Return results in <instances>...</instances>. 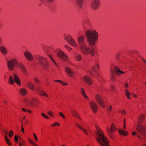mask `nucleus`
<instances>
[{
	"mask_svg": "<svg viewBox=\"0 0 146 146\" xmlns=\"http://www.w3.org/2000/svg\"><path fill=\"white\" fill-rule=\"evenodd\" d=\"M95 126L97 130L96 133L97 136L96 140L100 145L101 146H110L108 139L105 135L104 131L101 129L99 125L96 124Z\"/></svg>",
	"mask_w": 146,
	"mask_h": 146,
	"instance_id": "nucleus-1",
	"label": "nucleus"
},
{
	"mask_svg": "<svg viewBox=\"0 0 146 146\" xmlns=\"http://www.w3.org/2000/svg\"><path fill=\"white\" fill-rule=\"evenodd\" d=\"M85 35L87 41L90 45H95L98 40V33L95 30L89 29L85 32Z\"/></svg>",
	"mask_w": 146,
	"mask_h": 146,
	"instance_id": "nucleus-2",
	"label": "nucleus"
},
{
	"mask_svg": "<svg viewBox=\"0 0 146 146\" xmlns=\"http://www.w3.org/2000/svg\"><path fill=\"white\" fill-rule=\"evenodd\" d=\"M7 66L8 70L10 71L13 70L14 67L20 68L25 73L26 71L24 66L21 63L19 62L15 58H12L8 60L7 63Z\"/></svg>",
	"mask_w": 146,
	"mask_h": 146,
	"instance_id": "nucleus-3",
	"label": "nucleus"
},
{
	"mask_svg": "<svg viewBox=\"0 0 146 146\" xmlns=\"http://www.w3.org/2000/svg\"><path fill=\"white\" fill-rule=\"evenodd\" d=\"M80 49L84 55H87L90 54L93 56L95 55L94 48L89 45L85 44H81L80 46Z\"/></svg>",
	"mask_w": 146,
	"mask_h": 146,
	"instance_id": "nucleus-4",
	"label": "nucleus"
},
{
	"mask_svg": "<svg viewBox=\"0 0 146 146\" xmlns=\"http://www.w3.org/2000/svg\"><path fill=\"white\" fill-rule=\"evenodd\" d=\"M13 77L14 80H13L12 77L11 76H10L9 80V83L11 84H13L14 81L18 86H21V81L18 76L16 74H13Z\"/></svg>",
	"mask_w": 146,
	"mask_h": 146,
	"instance_id": "nucleus-5",
	"label": "nucleus"
},
{
	"mask_svg": "<svg viewBox=\"0 0 146 146\" xmlns=\"http://www.w3.org/2000/svg\"><path fill=\"white\" fill-rule=\"evenodd\" d=\"M136 130L142 136L146 135V127L145 126L142 125H138L136 127Z\"/></svg>",
	"mask_w": 146,
	"mask_h": 146,
	"instance_id": "nucleus-6",
	"label": "nucleus"
},
{
	"mask_svg": "<svg viewBox=\"0 0 146 146\" xmlns=\"http://www.w3.org/2000/svg\"><path fill=\"white\" fill-rule=\"evenodd\" d=\"M56 52H57L58 56L60 59L64 61H67L68 60V56L62 51L60 48H57Z\"/></svg>",
	"mask_w": 146,
	"mask_h": 146,
	"instance_id": "nucleus-7",
	"label": "nucleus"
},
{
	"mask_svg": "<svg viewBox=\"0 0 146 146\" xmlns=\"http://www.w3.org/2000/svg\"><path fill=\"white\" fill-rule=\"evenodd\" d=\"M117 130V128L116 127L114 123H112L111 125V129L109 128L107 129V132L110 137L111 139L114 138V136L112 133L115 131Z\"/></svg>",
	"mask_w": 146,
	"mask_h": 146,
	"instance_id": "nucleus-8",
	"label": "nucleus"
},
{
	"mask_svg": "<svg viewBox=\"0 0 146 146\" xmlns=\"http://www.w3.org/2000/svg\"><path fill=\"white\" fill-rule=\"evenodd\" d=\"M95 98L99 105L102 108H104L105 106V104L102 96L97 94L95 96Z\"/></svg>",
	"mask_w": 146,
	"mask_h": 146,
	"instance_id": "nucleus-9",
	"label": "nucleus"
},
{
	"mask_svg": "<svg viewBox=\"0 0 146 146\" xmlns=\"http://www.w3.org/2000/svg\"><path fill=\"white\" fill-rule=\"evenodd\" d=\"M91 8L93 10H97L100 6L99 0H93L91 4Z\"/></svg>",
	"mask_w": 146,
	"mask_h": 146,
	"instance_id": "nucleus-10",
	"label": "nucleus"
},
{
	"mask_svg": "<svg viewBox=\"0 0 146 146\" xmlns=\"http://www.w3.org/2000/svg\"><path fill=\"white\" fill-rule=\"evenodd\" d=\"M56 52L55 50H54L53 52H51L50 54H48L49 58L52 60V63L56 67H58V65L56 62L54 60V58L56 56Z\"/></svg>",
	"mask_w": 146,
	"mask_h": 146,
	"instance_id": "nucleus-11",
	"label": "nucleus"
},
{
	"mask_svg": "<svg viewBox=\"0 0 146 146\" xmlns=\"http://www.w3.org/2000/svg\"><path fill=\"white\" fill-rule=\"evenodd\" d=\"M90 106L92 111L94 113H96L98 110V107L96 103L92 101L90 102Z\"/></svg>",
	"mask_w": 146,
	"mask_h": 146,
	"instance_id": "nucleus-12",
	"label": "nucleus"
},
{
	"mask_svg": "<svg viewBox=\"0 0 146 146\" xmlns=\"http://www.w3.org/2000/svg\"><path fill=\"white\" fill-rule=\"evenodd\" d=\"M24 55L26 58L29 61L32 60L33 57L31 53L28 51H27L24 53Z\"/></svg>",
	"mask_w": 146,
	"mask_h": 146,
	"instance_id": "nucleus-13",
	"label": "nucleus"
},
{
	"mask_svg": "<svg viewBox=\"0 0 146 146\" xmlns=\"http://www.w3.org/2000/svg\"><path fill=\"white\" fill-rule=\"evenodd\" d=\"M65 71L67 74L70 77L73 76L74 74V72L69 67H67L65 68Z\"/></svg>",
	"mask_w": 146,
	"mask_h": 146,
	"instance_id": "nucleus-14",
	"label": "nucleus"
},
{
	"mask_svg": "<svg viewBox=\"0 0 146 146\" xmlns=\"http://www.w3.org/2000/svg\"><path fill=\"white\" fill-rule=\"evenodd\" d=\"M73 58L75 61L79 62L81 61L82 59V55L76 53H74Z\"/></svg>",
	"mask_w": 146,
	"mask_h": 146,
	"instance_id": "nucleus-15",
	"label": "nucleus"
},
{
	"mask_svg": "<svg viewBox=\"0 0 146 146\" xmlns=\"http://www.w3.org/2000/svg\"><path fill=\"white\" fill-rule=\"evenodd\" d=\"M38 102V100L36 98H33L31 100H29L28 101L26 102L27 104L31 106H33Z\"/></svg>",
	"mask_w": 146,
	"mask_h": 146,
	"instance_id": "nucleus-16",
	"label": "nucleus"
},
{
	"mask_svg": "<svg viewBox=\"0 0 146 146\" xmlns=\"http://www.w3.org/2000/svg\"><path fill=\"white\" fill-rule=\"evenodd\" d=\"M83 78L85 82L88 85H91L93 84L92 81L88 76H85Z\"/></svg>",
	"mask_w": 146,
	"mask_h": 146,
	"instance_id": "nucleus-17",
	"label": "nucleus"
},
{
	"mask_svg": "<svg viewBox=\"0 0 146 146\" xmlns=\"http://www.w3.org/2000/svg\"><path fill=\"white\" fill-rule=\"evenodd\" d=\"M63 38L68 43L73 37L69 34L65 33L63 35Z\"/></svg>",
	"mask_w": 146,
	"mask_h": 146,
	"instance_id": "nucleus-18",
	"label": "nucleus"
},
{
	"mask_svg": "<svg viewBox=\"0 0 146 146\" xmlns=\"http://www.w3.org/2000/svg\"><path fill=\"white\" fill-rule=\"evenodd\" d=\"M76 126L81 130L84 132V134L86 135H88V131L84 129L83 127H82L80 124L77 123H76L75 124Z\"/></svg>",
	"mask_w": 146,
	"mask_h": 146,
	"instance_id": "nucleus-19",
	"label": "nucleus"
},
{
	"mask_svg": "<svg viewBox=\"0 0 146 146\" xmlns=\"http://www.w3.org/2000/svg\"><path fill=\"white\" fill-rule=\"evenodd\" d=\"M80 92L81 94L83 97L86 100H88L89 98L87 95L86 93L85 92L84 89L83 88H81L80 89Z\"/></svg>",
	"mask_w": 146,
	"mask_h": 146,
	"instance_id": "nucleus-20",
	"label": "nucleus"
},
{
	"mask_svg": "<svg viewBox=\"0 0 146 146\" xmlns=\"http://www.w3.org/2000/svg\"><path fill=\"white\" fill-rule=\"evenodd\" d=\"M78 41L79 44H82L85 41L84 37L83 35L79 36L78 38Z\"/></svg>",
	"mask_w": 146,
	"mask_h": 146,
	"instance_id": "nucleus-21",
	"label": "nucleus"
},
{
	"mask_svg": "<svg viewBox=\"0 0 146 146\" xmlns=\"http://www.w3.org/2000/svg\"><path fill=\"white\" fill-rule=\"evenodd\" d=\"M69 44L74 47H77L78 44L75 40L72 38L68 43Z\"/></svg>",
	"mask_w": 146,
	"mask_h": 146,
	"instance_id": "nucleus-22",
	"label": "nucleus"
},
{
	"mask_svg": "<svg viewBox=\"0 0 146 146\" xmlns=\"http://www.w3.org/2000/svg\"><path fill=\"white\" fill-rule=\"evenodd\" d=\"M115 72L116 74L117 75H119L120 74H122L125 73V72H123L120 70L118 68V67L115 66L114 67Z\"/></svg>",
	"mask_w": 146,
	"mask_h": 146,
	"instance_id": "nucleus-23",
	"label": "nucleus"
},
{
	"mask_svg": "<svg viewBox=\"0 0 146 146\" xmlns=\"http://www.w3.org/2000/svg\"><path fill=\"white\" fill-rule=\"evenodd\" d=\"M0 50L2 53L4 54H7L8 53V51L7 49L3 46H0Z\"/></svg>",
	"mask_w": 146,
	"mask_h": 146,
	"instance_id": "nucleus-24",
	"label": "nucleus"
},
{
	"mask_svg": "<svg viewBox=\"0 0 146 146\" xmlns=\"http://www.w3.org/2000/svg\"><path fill=\"white\" fill-rule=\"evenodd\" d=\"M4 139L6 143L9 146L12 145V143L8 137L6 135L4 136Z\"/></svg>",
	"mask_w": 146,
	"mask_h": 146,
	"instance_id": "nucleus-25",
	"label": "nucleus"
},
{
	"mask_svg": "<svg viewBox=\"0 0 146 146\" xmlns=\"http://www.w3.org/2000/svg\"><path fill=\"white\" fill-rule=\"evenodd\" d=\"M118 131L120 135H123L125 136H127L128 135V133L127 131L123 130L121 129L119 130Z\"/></svg>",
	"mask_w": 146,
	"mask_h": 146,
	"instance_id": "nucleus-26",
	"label": "nucleus"
},
{
	"mask_svg": "<svg viewBox=\"0 0 146 146\" xmlns=\"http://www.w3.org/2000/svg\"><path fill=\"white\" fill-rule=\"evenodd\" d=\"M20 94L22 96H25L27 94V91L26 89L24 88L21 89L19 91Z\"/></svg>",
	"mask_w": 146,
	"mask_h": 146,
	"instance_id": "nucleus-27",
	"label": "nucleus"
},
{
	"mask_svg": "<svg viewBox=\"0 0 146 146\" xmlns=\"http://www.w3.org/2000/svg\"><path fill=\"white\" fill-rule=\"evenodd\" d=\"M39 94L41 96H44L46 97H48V95L45 92L43 91H41L38 92Z\"/></svg>",
	"mask_w": 146,
	"mask_h": 146,
	"instance_id": "nucleus-28",
	"label": "nucleus"
},
{
	"mask_svg": "<svg viewBox=\"0 0 146 146\" xmlns=\"http://www.w3.org/2000/svg\"><path fill=\"white\" fill-rule=\"evenodd\" d=\"M42 66L44 69L46 70H48L49 68V64L47 62L46 63L42 64Z\"/></svg>",
	"mask_w": 146,
	"mask_h": 146,
	"instance_id": "nucleus-29",
	"label": "nucleus"
},
{
	"mask_svg": "<svg viewBox=\"0 0 146 146\" xmlns=\"http://www.w3.org/2000/svg\"><path fill=\"white\" fill-rule=\"evenodd\" d=\"M26 84L27 86L31 89H33L34 88V86L32 83L28 82H27Z\"/></svg>",
	"mask_w": 146,
	"mask_h": 146,
	"instance_id": "nucleus-30",
	"label": "nucleus"
},
{
	"mask_svg": "<svg viewBox=\"0 0 146 146\" xmlns=\"http://www.w3.org/2000/svg\"><path fill=\"white\" fill-rule=\"evenodd\" d=\"M28 141L29 143L33 146H39L38 145L35 143V142L31 139L29 138Z\"/></svg>",
	"mask_w": 146,
	"mask_h": 146,
	"instance_id": "nucleus-31",
	"label": "nucleus"
},
{
	"mask_svg": "<svg viewBox=\"0 0 146 146\" xmlns=\"http://www.w3.org/2000/svg\"><path fill=\"white\" fill-rule=\"evenodd\" d=\"M100 68V66L98 63H96L94 66L93 69L94 71L98 70Z\"/></svg>",
	"mask_w": 146,
	"mask_h": 146,
	"instance_id": "nucleus-32",
	"label": "nucleus"
},
{
	"mask_svg": "<svg viewBox=\"0 0 146 146\" xmlns=\"http://www.w3.org/2000/svg\"><path fill=\"white\" fill-rule=\"evenodd\" d=\"M125 94L127 98L128 99H130L131 98L130 96V93L129 91L127 89L125 90Z\"/></svg>",
	"mask_w": 146,
	"mask_h": 146,
	"instance_id": "nucleus-33",
	"label": "nucleus"
},
{
	"mask_svg": "<svg viewBox=\"0 0 146 146\" xmlns=\"http://www.w3.org/2000/svg\"><path fill=\"white\" fill-rule=\"evenodd\" d=\"M60 123L58 122H56L53 123L51 125V126L52 127H54L56 126H60Z\"/></svg>",
	"mask_w": 146,
	"mask_h": 146,
	"instance_id": "nucleus-34",
	"label": "nucleus"
},
{
	"mask_svg": "<svg viewBox=\"0 0 146 146\" xmlns=\"http://www.w3.org/2000/svg\"><path fill=\"white\" fill-rule=\"evenodd\" d=\"M64 46L66 49L68 51H69V52H71L72 51V48L69 46L67 45H65Z\"/></svg>",
	"mask_w": 146,
	"mask_h": 146,
	"instance_id": "nucleus-35",
	"label": "nucleus"
},
{
	"mask_svg": "<svg viewBox=\"0 0 146 146\" xmlns=\"http://www.w3.org/2000/svg\"><path fill=\"white\" fill-rule=\"evenodd\" d=\"M76 2L77 5L80 7L83 2V0H76Z\"/></svg>",
	"mask_w": 146,
	"mask_h": 146,
	"instance_id": "nucleus-36",
	"label": "nucleus"
},
{
	"mask_svg": "<svg viewBox=\"0 0 146 146\" xmlns=\"http://www.w3.org/2000/svg\"><path fill=\"white\" fill-rule=\"evenodd\" d=\"M118 112V113H120L124 115H126L127 113L125 110H119Z\"/></svg>",
	"mask_w": 146,
	"mask_h": 146,
	"instance_id": "nucleus-37",
	"label": "nucleus"
},
{
	"mask_svg": "<svg viewBox=\"0 0 146 146\" xmlns=\"http://www.w3.org/2000/svg\"><path fill=\"white\" fill-rule=\"evenodd\" d=\"M13 135V132L12 130H10L9 132V136L10 138H11Z\"/></svg>",
	"mask_w": 146,
	"mask_h": 146,
	"instance_id": "nucleus-38",
	"label": "nucleus"
},
{
	"mask_svg": "<svg viewBox=\"0 0 146 146\" xmlns=\"http://www.w3.org/2000/svg\"><path fill=\"white\" fill-rule=\"evenodd\" d=\"M59 114L60 116L62 117L63 119H65L66 117L62 113L60 112L59 113Z\"/></svg>",
	"mask_w": 146,
	"mask_h": 146,
	"instance_id": "nucleus-39",
	"label": "nucleus"
},
{
	"mask_svg": "<svg viewBox=\"0 0 146 146\" xmlns=\"http://www.w3.org/2000/svg\"><path fill=\"white\" fill-rule=\"evenodd\" d=\"M19 146H25V142L23 141H22L21 142L19 141Z\"/></svg>",
	"mask_w": 146,
	"mask_h": 146,
	"instance_id": "nucleus-40",
	"label": "nucleus"
},
{
	"mask_svg": "<svg viewBox=\"0 0 146 146\" xmlns=\"http://www.w3.org/2000/svg\"><path fill=\"white\" fill-rule=\"evenodd\" d=\"M72 115L75 117H76L77 115L78 114L77 112L75 110H73L71 112Z\"/></svg>",
	"mask_w": 146,
	"mask_h": 146,
	"instance_id": "nucleus-41",
	"label": "nucleus"
},
{
	"mask_svg": "<svg viewBox=\"0 0 146 146\" xmlns=\"http://www.w3.org/2000/svg\"><path fill=\"white\" fill-rule=\"evenodd\" d=\"M48 115L50 116H51L52 117H53L54 116V113L52 111H48Z\"/></svg>",
	"mask_w": 146,
	"mask_h": 146,
	"instance_id": "nucleus-42",
	"label": "nucleus"
},
{
	"mask_svg": "<svg viewBox=\"0 0 146 146\" xmlns=\"http://www.w3.org/2000/svg\"><path fill=\"white\" fill-rule=\"evenodd\" d=\"M41 115L43 117L45 118L48 119H49V117L47 116L46 114L43 113H41Z\"/></svg>",
	"mask_w": 146,
	"mask_h": 146,
	"instance_id": "nucleus-43",
	"label": "nucleus"
},
{
	"mask_svg": "<svg viewBox=\"0 0 146 146\" xmlns=\"http://www.w3.org/2000/svg\"><path fill=\"white\" fill-rule=\"evenodd\" d=\"M33 135L34 136V139L35 140V142H37L38 141V138L37 137L35 133H34L33 134Z\"/></svg>",
	"mask_w": 146,
	"mask_h": 146,
	"instance_id": "nucleus-44",
	"label": "nucleus"
},
{
	"mask_svg": "<svg viewBox=\"0 0 146 146\" xmlns=\"http://www.w3.org/2000/svg\"><path fill=\"white\" fill-rule=\"evenodd\" d=\"M144 118V115L143 114H141L138 117L139 119H140L141 120H143Z\"/></svg>",
	"mask_w": 146,
	"mask_h": 146,
	"instance_id": "nucleus-45",
	"label": "nucleus"
},
{
	"mask_svg": "<svg viewBox=\"0 0 146 146\" xmlns=\"http://www.w3.org/2000/svg\"><path fill=\"white\" fill-rule=\"evenodd\" d=\"M14 139L16 142L17 143L18 141V137L17 135H15L14 136Z\"/></svg>",
	"mask_w": 146,
	"mask_h": 146,
	"instance_id": "nucleus-46",
	"label": "nucleus"
},
{
	"mask_svg": "<svg viewBox=\"0 0 146 146\" xmlns=\"http://www.w3.org/2000/svg\"><path fill=\"white\" fill-rule=\"evenodd\" d=\"M60 83L64 86H66L68 85L67 83L62 80H61Z\"/></svg>",
	"mask_w": 146,
	"mask_h": 146,
	"instance_id": "nucleus-47",
	"label": "nucleus"
},
{
	"mask_svg": "<svg viewBox=\"0 0 146 146\" xmlns=\"http://www.w3.org/2000/svg\"><path fill=\"white\" fill-rule=\"evenodd\" d=\"M9 75V72L6 73L4 75V77L5 78H7L8 76Z\"/></svg>",
	"mask_w": 146,
	"mask_h": 146,
	"instance_id": "nucleus-48",
	"label": "nucleus"
},
{
	"mask_svg": "<svg viewBox=\"0 0 146 146\" xmlns=\"http://www.w3.org/2000/svg\"><path fill=\"white\" fill-rule=\"evenodd\" d=\"M76 117L79 120H82V118L81 117L80 115L78 114L77 115Z\"/></svg>",
	"mask_w": 146,
	"mask_h": 146,
	"instance_id": "nucleus-49",
	"label": "nucleus"
},
{
	"mask_svg": "<svg viewBox=\"0 0 146 146\" xmlns=\"http://www.w3.org/2000/svg\"><path fill=\"white\" fill-rule=\"evenodd\" d=\"M137 134V133L135 131L131 133L132 135L133 136H135Z\"/></svg>",
	"mask_w": 146,
	"mask_h": 146,
	"instance_id": "nucleus-50",
	"label": "nucleus"
},
{
	"mask_svg": "<svg viewBox=\"0 0 146 146\" xmlns=\"http://www.w3.org/2000/svg\"><path fill=\"white\" fill-rule=\"evenodd\" d=\"M108 110L109 111H111L113 110L112 106L111 105L109 107Z\"/></svg>",
	"mask_w": 146,
	"mask_h": 146,
	"instance_id": "nucleus-51",
	"label": "nucleus"
},
{
	"mask_svg": "<svg viewBox=\"0 0 146 146\" xmlns=\"http://www.w3.org/2000/svg\"><path fill=\"white\" fill-rule=\"evenodd\" d=\"M123 129H126V123H123Z\"/></svg>",
	"mask_w": 146,
	"mask_h": 146,
	"instance_id": "nucleus-52",
	"label": "nucleus"
},
{
	"mask_svg": "<svg viewBox=\"0 0 146 146\" xmlns=\"http://www.w3.org/2000/svg\"><path fill=\"white\" fill-rule=\"evenodd\" d=\"M21 132H22L23 133H24V132H25V130H24V129L23 127V126H22L21 127Z\"/></svg>",
	"mask_w": 146,
	"mask_h": 146,
	"instance_id": "nucleus-53",
	"label": "nucleus"
},
{
	"mask_svg": "<svg viewBox=\"0 0 146 146\" xmlns=\"http://www.w3.org/2000/svg\"><path fill=\"white\" fill-rule=\"evenodd\" d=\"M28 109L25 108H23L22 110L24 112H27V111L28 110Z\"/></svg>",
	"mask_w": 146,
	"mask_h": 146,
	"instance_id": "nucleus-54",
	"label": "nucleus"
},
{
	"mask_svg": "<svg viewBox=\"0 0 146 146\" xmlns=\"http://www.w3.org/2000/svg\"><path fill=\"white\" fill-rule=\"evenodd\" d=\"M27 112L29 113H31L32 112V111L29 110L28 109L27 111Z\"/></svg>",
	"mask_w": 146,
	"mask_h": 146,
	"instance_id": "nucleus-55",
	"label": "nucleus"
},
{
	"mask_svg": "<svg viewBox=\"0 0 146 146\" xmlns=\"http://www.w3.org/2000/svg\"><path fill=\"white\" fill-rule=\"evenodd\" d=\"M34 81L36 82H38V79L36 78L34 79Z\"/></svg>",
	"mask_w": 146,
	"mask_h": 146,
	"instance_id": "nucleus-56",
	"label": "nucleus"
},
{
	"mask_svg": "<svg viewBox=\"0 0 146 146\" xmlns=\"http://www.w3.org/2000/svg\"><path fill=\"white\" fill-rule=\"evenodd\" d=\"M54 81V82L60 83L61 80H55Z\"/></svg>",
	"mask_w": 146,
	"mask_h": 146,
	"instance_id": "nucleus-57",
	"label": "nucleus"
},
{
	"mask_svg": "<svg viewBox=\"0 0 146 146\" xmlns=\"http://www.w3.org/2000/svg\"><path fill=\"white\" fill-rule=\"evenodd\" d=\"M125 87L126 88H127L129 86V85L127 83L125 84Z\"/></svg>",
	"mask_w": 146,
	"mask_h": 146,
	"instance_id": "nucleus-58",
	"label": "nucleus"
},
{
	"mask_svg": "<svg viewBox=\"0 0 146 146\" xmlns=\"http://www.w3.org/2000/svg\"><path fill=\"white\" fill-rule=\"evenodd\" d=\"M3 102L4 103H7V101L6 100H4L3 101Z\"/></svg>",
	"mask_w": 146,
	"mask_h": 146,
	"instance_id": "nucleus-59",
	"label": "nucleus"
},
{
	"mask_svg": "<svg viewBox=\"0 0 146 146\" xmlns=\"http://www.w3.org/2000/svg\"><path fill=\"white\" fill-rule=\"evenodd\" d=\"M47 1L49 2H52L53 1V0H47Z\"/></svg>",
	"mask_w": 146,
	"mask_h": 146,
	"instance_id": "nucleus-60",
	"label": "nucleus"
},
{
	"mask_svg": "<svg viewBox=\"0 0 146 146\" xmlns=\"http://www.w3.org/2000/svg\"><path fill=\"white\" fill-rule=\"evenodd\" d=\"M26 117L25 116H23V117H22V119L23 120H24L26 119Z\"/></svg>",
	"mask_w": 146,
	"mask_h": 146,
	"instance_id": "nucleus-61",
	"label": "nucleus"
},
{
	"mask_svg": "<svg viewBox=\"0 0 146 146\" xmlns=\"http://www.w3.org/2000/svg\"><path fill=\"white\" fill-rule=\"evenodd\" d=\"M133 96L134 97H135V98H137V96L135 94H134L133 95Z\"/></svg>",
	"mask_w": 146,
	"mask_h": 146,
	"instance_id": "nucleus-62",
	"label": "nucleus"
},
{
	"mask_svg": "<svg viewBox=\"0 0 146 146\" xmlns=\"http://www.w3.org/2000/svg\"><path fill=\"white\" fill-rule=\"evenodd\" d=\"M40 1L42 3H43L45 2V0H40Z\"/></svg>",
	"mask_w": 146,
	"mask_h": 146,
	"instance_id": "nucleus-63",
	"label": "nucleus"
},
{
	"mask_svg": "<svg viewBox=\"0 0 146 146\" xmlns=\"http://www.w3.org/2000/svg\"><path fill=\"white\" fill-rule=\"evenodd\" d=\"M123 123H126V120H125V119H124Z\"/></svg>",
	"mask_w": 146,
	"mask_h": 146,
	"instance_id": "nucleus-64",
	"label": "nucleus"
}]
</instances>
